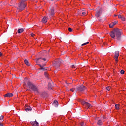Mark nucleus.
<instances>
[{"label":"nucleus","mask_w":126,"mask_h":126,"mask_svg":"<svg viewBox=\"0 0 126 126\" xmlns=\"http://www.w3.org/2000/svg\"><path fill=\"white\" fill-rule=\"evenodd\" d=\"M110 35L111 38L121 41L122 40V30L114 29V31L110 33Z\"/></svg>","instance_id":"nucleus-1"},{"label":"nucleus","mask_w":126,"mask_h":126,"mask_svg":"<svg viewBox=\"0 0 126 126\" xmlns=\"http://www.w3.org/2000/svg\"><path fill=\"white\" fill-rule=\"evenodd\" d=\"M27 84L29 88H30V89H31V90H32V91L34 92L35 94H39V91L38 90L37 87L35 86V85H33L32 83L29 81L28 82Z\"/></svg>","instance_id":"nucleus-2"},{"label":"nucleus","mask_w":126,"mask_h":126,"mask_svg":"<svg viewBox=\"0 0 126 126\" xmlns=\"http://www.w3.org/2000/svg\"><path fill=\"white\" fill-rule=\"evenodd\" d=\"M26 7V3L20 2L19 3L18 7L17 8L16 13H18V12L23 11V10H24Z\"/></svg>","instance_id":"nucleus-3"},{"label":"nucleus","mask_w":126,"mask_h":126,"mask_svg":"<svg viewBox=\"0 0 126 126\" xmlns=\"http://www.w3.org/2000/svg\"><path fill=\"white\" fill-rule=\"evenodd\" d=\"M62 63L63 60H62V59H58L55 61V63H53V65L56 69H58V70H59V67H60V65Z\"/></svg>","instance_id":"nucleus-4"},{"label":"nucleus","mask_w":126,"mask_h":126,"mask_svg":"<svg viewBox=\"0 0 126 126\" xmlns=\"http://www.w3.org/2000/svg\"><path fill=\"white\" fill-rule=\"evenodd\" d=\"M76 91H80V92H82V91H84L86 90V88L85 86H83V85H82L81 86H78L76 88Z\"/></svg>","instance_id":"nucleus-5"},{"label":"nucleus","mask_w":126,"mask_h":126,"mask_svg":"<svg viewBox=\"0 0 126 126\" xmlns=\"http://www.w3.org/2000/svg\"><path fill=\"white\" fill-rule=\"evenodd\" d=\"M81 104L83 106H85V107H87L88 108H90V107H91V105L90 104V103H89L84 100H82L81 101Z\"/></svg>","instance_id":"nucleus-6"},{"label":"nucleus","mask_w":126,"mask_h":126,"mask_svg":"<svg viewBox=\"0 0 126 126\" xmlns=\"http://www.w3.org/2000/svg\"><path fill=\"white\" fill-rule=\"evenodd\" d=\"M119 56H120V51H115L114 59L115 60V61L117 62V63H118L119 61V60H118V59H119Z\"/></svg>","instance_id":"nucleus-7"},{"label":"nucleus","mask_w":126,"mask_h":126,"mask_svg":"<svg viewBox=\"0 0 126 126\" xmlns=\"http://www.w3.org/2000/svg\"><path fill=\"white\" fill-rule=\"evenodd\" d=\"M102 15V10H97L95 13V17L96 18H99Z\"/></svg>","instance_id":"nucleus-8"},{"label":"nucleus","mask_w":126,"mask_h":126,"mask_svg":"<svg viewBox=\"0 0 126 126\" xmlns=\"http://www.w3.org/2000/svg\"><path fill=\"white\" fill-rule=\"evenodd\" d=\"M41 59L42 60V61H44V62H46V61H47V59H46V58H37L35 59L36 63H41V61L40 60Z\"/></svg>","instance_id":"nucleus-9"},{"label":"nucleus","mask_w":126,"mask_h":126,"mask_svg":"<svg viewBox=\"0 0 126 126\" xmlns=\"http://www.w3.org/2000/svg\"><path fill=\"white\" fill-rule=\"evenodd\" d=\"M40 96H41L42 98H47V97H48V94L46 92H43L40 94Z\"/></svg>","instance_id":"nucleus-10"},{"label":"nucleus","mask_w":126,"mask_h":126,"mask_svg":"<svg viewBox=\"0 0 126 126\" xmlns=\"http://www.w3.org/2000/svg\"><path fill=\"white\" fill-rule=\"evenodd\" d=\"M31 124L32 126H39V123H38V122H37L36 120L35 121H34V122H31Z\"/></svg>","instance_id":"nucleus-11"},{"label":"nucleus","mask_w":126,"mask_h":126,"mask_svg":"<svg viewBox=\"0 0 126 126\" xmlns=\"http://www.w3.org/2000/svg\"><path fill=\"white\" fill-rule=\"evenodd\" d=\"M55 86L54 85V82L52 81L48 83L49 88H53Z\"/></svg>","instance_id":"nucleus-12"},{"label":"nucleus","mask_w":126,"mask_h":126,"mask_svg":"<svg viewBox=\"0 0 126 126\" xmlns=\"http://www.w3.org/2000/svg\"><path fill=\"white\" fill-rule=\"evenodd\" d=\"M13 96V94L11 93H7L4 95V97H12Z\"/></svg>","instance_id":"nucleus-13"},{"label":"nucleus","mask_w":126,"mask_h":126,"mask_svg":"<svg viewBox=\"0 0 126 126\" xmlns=\"http://www.w3.org/2000/svg\"><path fill=\"white\" fill-rule=\"evenodd\" d=\"M78 13H79V14H80L81 16H83V15H85V14H86L85 11H79Z\"/></svg>","instance_id":"nucleus-14"},{"label":"nucleus","mask_w":126,"mask_h":126,"mask_svg":"<svg viewBox=\"0 0 126 126\" xmlns=\"http://www.w3.org/2000/svg\"><path fill=\"white\" fill-rule=\"evenodd\" d=\"M48 21V18L47 17H44L42 20V22L43 23H47V22Z\"/></svg>","instance_id":"nucleus-15"},{"label":"nucleus","mask_w":126,"mask_h":126,"mask_svg":"<svg viewBox=\"0 0 126 126\" xmlns=\"http://www.w3.org/2000/svg\"><path fill=\"white\" fill-rule=\"evenodd\" d=\"M26 112H29L30 111H32V108L30 106L25 107Z\"/></svg>","instance_id":"nucleus-16"},{"label":"nucleus","mask_w":126,"mask_h":126,"mask_svg":"<svg viewBox=\"0 0 126 126\" xmlns=\"http://www.w3.org/2000/svg\"><path fill=\"white\" fill-rule=\"evenodd\" d=\"M53 105L55 106V107H58L59 105V102L57 100H55L54 102L53 103Z\"/></svg>","instance_id":"nucleus-17"},{"label":"nucleus","mask_w":126,"mask_h":126,"mask_svg":"<svg viewBox=\"0 0 126 126\" xmlns=\"http://www.w3.org/2000/svg\"><path fill=\"white\" fill-rule=\"evenodd\" d=\"M39 66H40V68H39L40 70H47V69L43 67V66L41 65L40 64H37Z\"/></svg>","instance_id":"nucleus-18"},{"label":"nucleus","mask_w":126,"mask_h":126,"mask_svg":"<svg viewBox=\"0 0 126 126\" xmlns=\"http://www.w3.org/2000/svg\"><path fill=\"white\" fill-rule=\"evenodd\" d=\"M23 31H24V30L23 29H19L18 30V33H19V34H20V33H22Z\"/></svg>","instance_id":"nucleus-19"},{"label":"nucleus","mask_w":126,"mask_h":126,"mask_svg":"<svg viewBox=\"0 0 126 126\" xmlns=\"http://www.w3.org/2000/svg\"><path fill=\"white\" fill-rule=\"evenodd\" d=\"M24 62H25V63H26V64L27 65H28V66H30V63L29 62H28V60H24Z\"/></svg>","instance_id":"nucleus-20"},{"label":"nucleus","mask_w":126,"mask_h":126,"mask_svg":"<svg viewBox=\"0 0 126 126\" xmlns=\"http://www.w3.org/2000/svg\"><path fill=\"white\" fill-rule=\"evenodd\" d=\"M97 125H98V126H102V125H103V122L101 121V120L98 121Z\"/></svg>","instance_id":"nucleus-21"},{"label":"nucleus","mask_w":126,"mask_h":126,"mask_svg":"<svg viewBox=\"0 0 126 126\" xmlns=\"http://www.w3.org/2000/svg\"><path fill=\"white\" fill-rule=\"evenodd\" d=\"M51 15H54L55 14V12H54V8H51V12H50Z\"/></svg>","instance_id":"nucleus-22"},{"label":"nucleus","mask_w":126,"mask_h":126,"mask_svg":"<svg viewBox=\"0 0 126 126\" xmlns=\"http://www.w3.org/2000/svg\"><path fill=\"white\" fill-rule=\"evenodd\" d=\"M115 109L116 110H120V106L119 104H115Z\"/></svg>","instance_id":"nucleus-23"},{"label":"nucleus","mask_w":126,"mask_h":126,"mask_svg":"<svg viewBox=\"0 0 126 126\" xmlns=\"http://www.w3.org/2000/svg\"><path fill=\"white\" fill-rule=\"evenodd\" d=\"M98 21L99 22H104V20L102 19V18L100 17V18H98Z\"/></svg>","instance_id":"nucleus-24"},{"label":"nucleus","mask_w":126,"mask_h":126,"mask_svg":"<svg viewBox=\"0 0 126 126\" xmlns=\"http://www.w3.org/2000/svg\"><path fill=\"white\" fill-rule=\"evenodd\" d=\"M114 26H115L114 25V24H113V23L109 24L110 28H113V27H114Z\"/></svg>","instance_id":"nucleus-25"},{"label":"nucleus","mask_w":126,"mask_h":126,"mask_svg":"<svg viewBox=\"0 0 126 126\" xmlns=\"http://www.w3.org/2000/svg\"><path fill=\"white\" fill-rule=\"evenodd\" d=\"M0 121H1V122H3V116L1 115L0 117Z\"/></svg>","instance_id":"nucleus-26"},{"label":"nucleus","mask_w":126,"mask_h":126,"mask_svg":"<svg viewBox=\"0 0 126 126\" xmlns=\"http://www.w3.org/2000/svg\"><path fill=\"white\" fill-rule=\"evenodd\" d=\"M106 90H107V91H110V90H111V87L110 86L107 87L106 88Z\"/></svg>","instance_id":"nucleus-27"},{"label":"nucleus","mask_w":126,"mask_h":126,"mask_svg":"<svg viewBox=\"0 0 126 126\" xmlns=\"http://www.w3.org/2000/svg\"><path fill=\"white\" fill-rule=\"evenodd\" d=\"M121 20H122V21H126V18H125V17L123 16L121 18Z\"/></svg>","instance_id":"nucleus-28"},{"label":"nucleus","mask_w":126,"mask_h":126,"mask_svg":"<svg viewBox=\"0 0 126 126\" xmlns=\"http://www.w3.org/2000/svg\"><path fill=\"white\" fill-rule=\"evenodd\" d=\"M44 74L45 75V77H46V78H48V73H47V72H45L44 73Z\"/></svg>","instance_id":"nucleus-29"},{"label":"nucleus","mask_w":126,"mask_h":126,"mask_svg":"<svg viewBox=\"0 0 126 126\" xmlns=\"http://www.w3.org/2000/svg\"><path fill=\"white\" fill-rule=\"evenodd\" d=\"M121 74H125V70H121L120 71Z\"/></svg>","instance_id":"nucleus-30"},{"label":"nucleus","mask_w":126,"mask_h":126,"mask_svg":"<svg viewBox=\"0 0 126 126\" xmlns=\"http://www.w3.org/2000/svg\"><path fill=\"white\" fill-rule=\"evenodd\" d=\"M80 126H85V124H84V122H81L80 123Z\"/></svg>","instance_id":"nucleus-31"},{"label":"nucleus","mask_w":126,"mask_h":126,"mask_svg":"<svg viewBox=\"0 0 126 126\" xmlns=\"http://www.w3.org/2000/svg\"><path fill=\"white\" fill-rule=\"evenodd\" d=\"M88 44H89V42H86L81 45V46H85V45H87Z\"/></svg>","instance_id":"nucleus-32"},{"label":"nucleus","mask_w":126,"mask_h":126,"mask_svg":"<svg viewBox=\"0 0 126 126\" xmlns=\"http://www.w3.org/2000/svg\"><path fill=\"white\" fill-rule=\"evenodd\" d=\"M25 1H26V0H21V1L20 2H22L23 3H26Z\"/></svg>","instance_id":"nucleus-33"},{"label":"nucleus","mask_w":126,"mask_h":126,"mask_svg":"<svg viewBox=\"0 0 126 126\" xmlns=\"http://www.w3.org/2000/svg\"><path fill=\"white\" fill-rule=\"evenodd\" d=\"M68 30L69 32H72V29H71L70 28H68Z\"/></svg>","instance_id":"nucleus-34"},{"label":"nucleus","mask_w":126,"mask_h":126,"mask_svg":"<svg viewBox=\"0 0 126 126\" xmlns=\"http://www.w3.org/2000/svg\"><path fill=\"white\" fill-rule=\"evenodd\" d=\"M122 17H123V16L118 15V18H119V19H122Z\"/></svg>","instance_id":"nucleus-35"},{"label":"nucleus","mask_w":126,"mask_h":126,"mask_svg":"<svg viewBox=\"0 0 126 126\" xmlns=\"http://www.w3.org/2000/svg\"><path fill=\"white\" fill-rule=\"evenodd\" d=\"M71 67H72V68H75V65L74 64L71 65Z\"/></svg>","instance_id":"nucleus-36"},{"label":"nucleus","mask_w":126,"mask_h":126,"mask_svg":"<svg viewBox=\"0 0 126 126\" xmlns=\"http://www.w3.org/2000/svg\"><path fill=\"white\" fill-rule=\"evenodd\" d=\"M70 91H71L72 92H74V89H70Z\"/></svg>","instance_id":"nucleus-37"},{"label":"nucleus","mask_w":126,"mask_h":126,"mask_svg":"<svg viewBox=\"0 0 126 126\" xmlns=\"http://www.w3.org/2000/svg\"><path fill=\"white\" fill-rule=\"evenodd\" d=\"M112 24H113V25H116V24H117V22H112Z\"/></svg>","instance_id":"nucleus-38"},{"label":"nucleus","mask_w":126,"mask_h":126,"mask_svg":"<svg viewBox=\"0 0 126 126\" xmlns=\"http://www.w3.org/2000/svg\"><path fill=\"white\" fill-rule=\"evenodd\" d=\"M31 35L32 37H34L35 36V34L34 33H31Z\"/></svg>","instance_id":"nucleus-39"},{"label":"nucleus","mask_w":126,"mask_h":126,"mask_svg":"<svg viewBox=\"0 0 126 126\" xmlns=\"http://www.w3.org/2000/svg\"><path fill=\"white\" fill-rule=\"evenodd\" d=\"M1 56H2V54L1 53V52H0V57H1Z\"/></svg>","instance_id":"nucleus-40"},{"label":"nucleus","mask_w":126,"mask_h":126,"mask_svg":"<svg viewBox=\"0 0 126 126\" xmlns=\"http://www.w3.org/2000/svg\"><path fill=\"white\" fill-rule=\"evenodd\" d=\"M0 126H3V125L0 123Z\"/></svg>","instance_id":"nucleus-41"},{"label":"nucleus","mask_w":126,"mask_h":126,"mask_svg":"<svg viewBox=\"0 0 126 126\" xmlns=\"http://www.w3.org/2000/svg\"><path fill=\"white\" fill-rule=\"evenodd\" d=\"M45 65H46V64H44L43 65H42L43 67H44Z\"/></svg>","instance_id":"nucleus-42"},{"label":"nucleus","mask_w":126,"mask_h":126,"mask_svg":"<svg viewBox=\"0 0 126 126\" xmlns=\"http://www.w3.org/2000/svg\"><path fill=\"white\" fill-rule=\"evenodd\" d=\"M55 73H57V72H58V71L56 70V71H55Z\"/></svg>","instance_id":"nucleus-43"},{"label":"nucleus","mask_w":126,"mask_h":126,"mask_svg":"<svg viewBox=\"0 0 126 126\" xmlns=\"http://www.w3.org/2000/svg\"><path fill=\"white\" fill-rule=\"evenodd\" d=\"M114 16H118V15H115Z\"/></svg>","instance_id":"nucleus-44"},{"label":"nucleus","mask_w":126,"mask_h":126,"mask_svg":"<svg viewBox=\"0 0 126 126\" xmlns=\"http://www.w3.org/2000/svg\"><path fill=\"white\" fill-rule=\"evenodd\" d=\"M65 83H66V84H67V83L66 82H65Z\"/></svg>","instance_id":"nucleus-45"},{"label":"nucleus","mask_w":126,"mask_h":126,"mask_svg":"<svg viewBox=\"0 0 126 126\" xmlns=\"http://www.w3.org/2000/svg\"><path fill=\"white\" fill-rule=\"evenodd\" d=\"M51 0V1H54V0Z\"/></svg>","instance_id":"nucleus-46"},{"label":"nucleus","mask_w":126,"mask_h":126,"mask_svg":"<svg viewBox=\"0 0 126 126\" xmlns=\"http://www.w3.org/2000/svg\"><path fill=\"white\" fill-rule=\"evenodd\" d=\"M103 119H105V117H103Z\"/></svg>","instance_id":"nucleus-47"}]
</instances>
